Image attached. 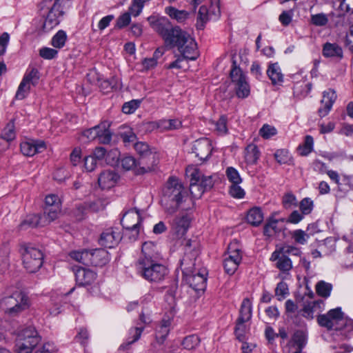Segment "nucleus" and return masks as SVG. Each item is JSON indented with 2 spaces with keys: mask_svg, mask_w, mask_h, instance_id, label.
Instances as JSON below:
<instances>
[{
  "mask_svg": "<svg viewBox=\"0 0 353 353\" xmlns=\"http://www.w3.org/2000/svg\"><path fill=\"white\" fill-rule=\"evenodd\" d=\"M161 205L165 211L170 214L177 210L188 211L194 208L193 199L179 179L170 177L163 189Z\"/></svg>",
  "mask_w": 353,
  "mask_h": 353,
  "instance_id": "1",
  "label": "nucleus"
},
{
  "mask_svg": "<svg viewBox=\"0 0 353 353\" xmlns=\"http://www.w3.org/2000/svg\"><path fill=\"white\" fill-rule=\"evenodd\" d=\"M192 263L185 256L181 261V268L185 282L195 291H203L206 288L207 271L205 269L196 270Z\"/></svg>",
  "mask_w": 353,
  "mask_h": 353,
  "instance_id": "2",
  "label": "nucleus"
},
{
  "mask_svg": "<svg viewBox=\"0 0 353 353\" xmlns=\"http://www.w3.org/2000/svg\"><path fill=\"white\" fill-rule=\"evenodd\" d=\"M137 273L150 282L158 283L163 281L168 274L165 266L154 260L138 259L136 263Z\"/></svg>",
  "mask_w": 353,
  "mask_h": 353,
  "instance_id": "3",
  "label": "nucleus"
},
{
  "mask_svg": "<svg viewBox=\"0 0 353 353\" xmlns=\"http://www.w3.org/2000/svg\"><path fill=\"white\" fill-rule=\"evenodd\" d=\"M16 335L17 353H31L40 341L37 331L32 325L21 327L17 330Z\"/></svg>",
  "mask_w": 353,
  "mask_h": 353,
  "instance_id": "4",
  "label": "nucleus"
},
{
  "mask_svg": "<svg viewBox=\"0 0 353 353\" xmlns=\"http://www.w3.org/2000/svg\"><path fill=\"white\" fill-rule=\"evenodd\" d=\"M148 21L152 28L163 37L165 45L168 46L181 31L179 27H173L169 19L164 17L150 16Z\"/></svg>",
  "mask_w": 353,
  "mask_h": 353,
  "instance_id": "5",
  "label": "nucleus"
},
{
  "mask_svg": "<svg viewBox=\"0 0 353 353\" xmlns=\"http://www.w3.org/2000/svg\"><path fill=\"white\" fill-rule=\"evenodd\" d=\"M170 47H177L181 54L187 60L194 61L199 55L194 39L182 30Z\"/></svg>",
  "mask_w": 353,
  "mask_h": 353,
  "instance_id": "6",
  "label": "nucleus"
},
{
  "mask_svg": "<svg viewBox=\"0 0 353 353\" xmlns=\"http://www.w3.org/2000/svg\"><path fill=\"white\" fill-rule=\"evenodd\" d=\"M1 308L10 316H14L28 307L27 296L19 291L3 297L0 302Z\"/></svg>",
  "mask_w": 353,
  "mask_h": 353,
  "instance_id": "7",
  "label": "nucleus"
},
{
  "mask_svg": "<svg viewBox=\"0 0 353 353\" xmlns=\"http://www.w3.org/2000/svg\"><path fill=\"white\" fill-rule=\"evenodd\" d=\"M21 253L23 266L28 272H35L42 266L43 254L39 249L24 245L21 248Z\"/></svg>",
  "mask_w": 353,
  "mask_h": 353,
  "instance_id": "8",
  "label": "nucleus"
},
{
  "mask_svg": "<svg viewBox=\"0 0 353 353\" xmlns=\"http://www.w3.org/2000/svg\"><path fill=\"white\" fill-rule=\"evenodd\" d=\"M62 0H43L41 3V9L48 10V14L43 23V28L49 31L59 23V18L63 12L60 10V2Z\"/></svg>",
  "mask_w": 353,
  "mask_h": 353,
  "instance_id": "9",
  "label": "nucleus"
},
{
  "mask_svg": "<svg viewBox=\"0 0 353 353\" xmlns=\"http://www.w3.org/2000/svg\"><path fill=\"white\" fill-rule=\"evenodd\" d=\"M319 324L327 330H341L345 324L346 319L341 307L330 310L327 314L319 315L317 319Z\"/></svg>",
  "mask_w": 353,
  "mask_h": 353,
  "instance_id": "10",
  "label": "nucleus"
},
{
  "mask_svg": "<svg viewBox=\"0 0 353 353\" xmlns=\"http://www.w3.org/2000/svg\"><path fill=\"white\" fill-rule=\"evenodd\" d=\"M242 260L241 246L237 241L230 243L228 252L224 256L223 267L229 274H233L237 270Z\"/></svg>",
  "mask_w": 353,
  "mask_h": 353,
  "instance_id": "11",
  "label": "nucleus"
},
{
  "mask_svg": "<svg viewBox=\"0 0 353 353\" xmlns=\"http://www.w3.org/2000/svg\"><path fill=\"white\" fill-rule=\"evenodd\" d=\"M166 301H170V312L161 320L156 332V339L158 343H163L168 335L173 317L175 314L176 302L174 298L171 294L166 296Z\"/></svg>",
  "mask_w": 353,
  "mask_h": 353,
  "instance_id": "12",
  "label": "nucleus"
},
{
  "mask_svg": "<svg viewBox=\"0 0 353 353\" xmlns=\"http://www.w3.org/2000/svg\"><path fill=\"white\" fill-rule=\"evenodd\" d=\"M230 78L234 85V90L239 98L244 99L249 96L250 92V85L247 81L245 75L240 68L236 65L233 61V68L230 72Z\"/></svg>",
  "mask_w": 353,
  "mask_h": 353,
  "instance_id": "13",
  "label": "nucleus"
},
{
  "mask_svg": "<svg viewBox=\"0 0 353 353\" xmlns=\"http://www.w3.org/2000/svg\"><path fill=\"white\" fill-rule=\"evenodd\" d=\"M141 221L139 210L131 209L123 214L121 223L125 230L132 231L133 237L136 238L139 232Z\"/></svg>",
  "mask_w": 353,
  "mask_h": 353,
  "instance_id": "14",
  "label": "nucleus"
},
{
  "mask_svg": "<svg viewBox=\"0 0 353 353\" xmlns=\"http://www.w3.org/2000/svg\"><path fill=\"white\" fill-rule=\"evenodd\" d=\"M61 205V200L57 195L50 194L46 197L43 215L50 223L58 218Z\"/></svg>",
  "mask_w": 353,
  "mask_h": 353,
  "instance_id": "15",
  "label": "nucleus"
},
{
  "mask_svg": "<svg viewBox=\"0 0 353 353\" xmlns=\"http://www.w3.org/2000/svg\"><path fill=\"white\" fill-rule=\"evenodd\" d=\"M186 172L191 177L190 192L193 198H200L205 190L200 183L201 172L194 165H189L186 168Z\"/></svg>",
  "mask_w": 353,
  "mask_h": 353,
  "instance_id": "16",
  "label": "nucleus"
},
{
  "mask_svg": "<svg viewBox=\"0 0 353 353\" xmlns=\"http://www.w3.org/2000/svg\"><path fill=\"white\" fill-rule=\"evenodd\" d=\"M270 261L275 263L274 265L283 273H288L292 269V262L288 255L278 247L272 252Z\"/></svg>",
  "mask_w": 353,
  "mask_h": 353,
  "instance_id": "17",
  "label": "nucleus"
},
{
  "mask_svg": "<svg viewBox=\"0 0 353 353\" xmlns=\"http://www.w3.org/2000/svg\"><path fill=\"white\" fill-rule=\"evenodd\" d=\"M306 341V336L303 332L300 330L295 332L286 345V353H302Z\"/></svg>",
  "mask_w": 353,
  "mask_h": 353,
  "instance_id": "18",
  "label": "nucleus"
},
{
  "mask_svg": "<svg viewBox=\"0 0 353 353\" xmlns=\"http://www.w3.org/2000/svg\"><path fill=\"white\" fill-rule=\"evenodd\" d=\"M190 223V218L185 214L175 217L172 223L171 232L175 238L181 239L186 233Z\"/></svg>",
  "mask_w": 353,
  "mask_h": 353,
  "instance_id": "19",
  "label": "nucleus"
},
{
  "mask_svg": "<svg viewBox=\"0 0 353 353\" xmlns=\"http://www.w3.org/2000/svg\"><path fill=\"white\" fill-rule=\"evenodd\" d=\"M159 163V157L156 152H153L143 157H140L138 161V174H144L155 169Z\"/></svg>",
  "mask_w": 353,
  "mask_h": 353,
  "instance_id": "20",
  "label": "nucleus"
},
{
  "mask_svg": "<svg viewBox=\"0 0 353 353\" xmlns=\"http://www.w3.org/2000/svg\"><path fill=\"white\" fill-rule=\"evenodd\" d=\"M50 222L44 216V215L31 214L26 216V218L20 223L19 228L21 230H26L28 228H33L37 227H43L48 225Z\"/></svg>",
  "mask_w": 353,
  "mask_h": 353,
  "instance_id": "21",
  "label": "nucleus"
},
{
  "mask_svg": "<svg viewBox=\"0 0 353 353\" xmlns=\"http://www.w3.org/2000/svg\"><path fill=\"white\" fill-rule=\"evenodd\" d=\"M192 152L200 160H205L212 152L210 141L208 139L195 141L192 147Z\"/></svg>",
  "mask_w": 353,
  "mask_h": 353,
  "instance_id": "22",
  "label": "nucleus"
},
{
  "mask_svg": "<svg viewBox=\"0 0 353 353\" xmlns=\"http://www.w3.org/2000/svg\"><path fill=\"white\" fill-rule=\"evenodd\" d=\"M21 151L25 156L32 157L37 153L43 152L46 146L43 141H28L21 143Z\"/></svg>",
  "mask_w": 353,
  "mask_h": 353,
  "instance_id": "23",
  "label": "nucleus"
},
{
  "mask_svg": "<svg viewBox=\"0 0 353 353\" xmlns=\"http://www.w3.org/2000/svg\"><path fill=\"white\" fill-rule=\"evenodd\" d=\"M121 239V235L119 232L108 228L101 234L99 243L102 246L112 248L117 245Z\"/></svg>",
  "mask_w": 353,
  "mask_h": 353,
  "instance_id": "24",
  "label": "nucleus"
},
{
  "mask_svg": "<svg viewBox=\"0 0 353 353\" xmlns=\"http://www.w3.org/2000/svg\"><path fill=\"white\" fill-rule=\"evenodd\" d=\"M74 275L77 283L82 286L91 285L97 278L94 272L84 268H77L74 271Z\"/></svg>",
  "mask_w": 353,
  "mask_h": 353,
  "instance_id": "25",
  "label": "nucleus"
},
{
  "mask_svg": "<svg viewBox=\"0 0 353 353\" xmlns=\"http://www.w3.org/2000/svg\"><path fill=\"white\" fill-rule=\"evenodd\" d=\"M220 14L219 8L217 6L213 8V10H209L207 7L201 6L199 10L197 28L202 29L203 23L211 19H216Z\"/></svg>",
  "mask_w": 353,
  "mask_h": 353,
  "instance_id": "26",
  "label": "nucleus"
},
{
  "mask_svg": "<svg viewBox=\"0 0 353 353\" xmlns=\"http://www.w3.org/2000/svg\"><path fill=\"white\" fill-rule=\"evenodd\" d=\"M336 99V94L334 90L328 89L323 92V99L321 100L323 107L320 108L319 110L321 117H325L328 114Z\"/></svg>",
  "mask_w": 353,
  "mask_h": 353,
  "instance_id": "27",
  "label": "nucleus"
},
{
  "mask_svg": "<svg viewBox=\"0 0 353 353\" xmlns=\"http://www.w3.org/2000/svg\"><path fill=\"white\" fill-rule=\"evenodd\" d=\"M150 323V319L143 314L140 315L138 325L132 327L129 331V337L127 340V344L130 345L138 341L144 330V325Z\"/></svg>",
  "mask_w": 353,
  "mask_h": 353,
  "instance_id": "28",
  "label": "nucleus"
},
{
  "mask_svg": "<svg viewBox=\"0 0 353 353\" xmlns=\"http://www.w3.org/2000/svg\"><path fill=\"white\" fill-rule=\"evenodd\" d=\"M90 263L94 266H103L110 261L108 252L104 249H96L90 251Z\"/></svg>",
  "mask_w": 353,
  "mask_h": 353,
  "instance_id": "29",
  "label": "nucleus"
},
{
  "mask_svg": "<svg viewBox=\"0 0 353 353\" xmlns=\"http://www.w3.org/2000/svg\"><path fill=\"white\" fill-rule=\"evenodd\" d=\"M118 179V175L112 170H105L98 178L99 186L103 189H109L114 186Z\"/></svg>",
  "mask_w": 353,
  "mask_h": 353,
  "instance_id": "30",
  "label": "nucleus"
},
{
  "mask_svg": "<svg viewBox=\"0 0 353 353\" xmlns=\"http://www.w3.org/2000/svg\"><path fill=\"white\" fill-rule=\"evenodd\" d=\"M99 136L97 140L99 143L108 144L112 140V132L110 130V124L107 121H104L99 124Z\"/></svg>",
  "mask_w": 353,
  "mask_h": 353,
  "instance_id": "31",
  "label": "nucleus"
},
{
  "mask_svg": "<svg viewBox=\"0 0 353 353\" xmlns=\"http://www.w3.org/2000/svg\"><path fill=\"white\" fill-rule=\"evenodd\" d=\"M267 74L274 85L281 84L283 81V74L277 63L269 65Z\"/></svg>",
  "mask_w": 353,
  "mask_h": 353,
  "instance_id": "32",
  "label": "nucleus"
},
{
  "mask_svg": "<svg viewBox=\"0 0 353 353\" xmlns=\"http://www.w3.org/2000/svg\"><path fill=\"white\" fill-rule=\"evenodd\" d=\"M323 54L326 57H343L342 48L336 43H326L323 46Z\"/></svg>",
  "mask_w": 353,
  "mask_h": 353,
  "instance_id": "33",
  "label": "nucleus"
},
{
  "mask_svg": "<svg viewBox=\"0 0 353 353\" xmlns=\"http://www.w3.org/2000/svg\"><path fill=\"white\" fill-rule=\"evenodd\" d=\"M246 219L247 221L254 226L261 224L263 220V214L261 208L255 207L250 209L248 212Z\"/></svg>",
  "mask_w": 353,
  "mask_h": 353,
  "instance_id": "34",
  "label": "nucleus"
},
{
  "mask_svg": "<svg viewBox=\"0 0 353 353\" xmlns=\"http://www.w3.org/2000/svg\"><path fill=\"white\" fill-rule=\"evenodd\" d=\"M165 12L172 19H175L179 23L185 21L188 17V12L185 10H179L172 6H168L165 8Z\"/></svg>",
  "mask_w": 353,
  "mask_h": 353,
  "instance_id": "35",
  "label": "nucleus"
},
{
  "mask_svg": "<svg viewBox=\"0 0 353 353\" xmlns=\"http://www.w3.org/2000/svg\"><path fill=\"white\" fill-rule=\"evenodd\" d=\"M252 317V303L250 300L245 298L243 300L239 311V320L248 321Z\"/></svg>",
  "mask_w": 353,
  "mask_h": 353,
  "instance_id": "36",
  "label": "nucleus"
},
{
  "mask_svg": "<svg viewBox=\"0 0 353 353\" xmlns=\"http://www.w3.org/2000/svg\"><path fill=\"white\" fill-rule=\"evenodd\" d=\"M259 158V151L254 144H250L245 148V159L249 164H254Z\"/></svg>",
  "mask_w": 353,
  "mask_h": 353,
  "instance_id": "37",
  "label": "nucleus"
},
{
  "mask_svg": "<svg viewBox=\"0 0 353 353\" xmlns=\"http://www.w3.org/2000/svg\"><path fill=\"white\" fill-rule=\"evenodd\" d=\"M70 255L72 259L84 265H88L90 263V251L89 250L74 251Z\"/></svg>",
  "mask_w": 353,
  "mask_h": 353,
  "instance_id": "38",
  "label": "nucleus"
},
{
  "mask_svg": "<svg viewBox=\"0 0 353 353\" xmlns=\"http://www.w3.org/2000/svg\"><path fill=\"white\" fill-rule=\"evenodd\" d=\"M155 245L152 242H145L142 245L141 255L139 259H148L152 261L154 254Z\"/></svg>",
  "mask_w": 353,
  "mask_h": 353,
  "instance_id": "39",
  "label": "nucleus"
},
{
  "mask_svg": "<svg viewBox=\"0 0 353 353\" xmlns=\"http://www.w3.org/2000/svg\"><path fill=\"white\" fill-rule=\"evenodd\" d=\"M332 290V284L323 281L318 282L316 285V290L317 294L324 298H327L330 296Z\"/></svg>",
  "mask_w": 353,
  "mask_h": 353,
  "instance_id": "40",
  "label": "nucleus"
},
{
  "mask_svg": "<svg viewBox=\"0 0 353 353\" xmlns=\"http://www.w3.org/2000/svg\"><path fill=\"white\" fill-rule=\"evenodd\" d=\"M313 138L310 135H307L303 145H300L298 148L300 154L301 156H307L310 154L313 149Z\"/></svg>",
  "mask_w": 353,
  "mask_h": 353,
  "instance_id": "41",
  "label": "nucleus"
},
{
  "mask_svg": "<svg viewBox=\"0 0 353 353\" xmlns=\"http://www.w3.org/2000/svg\"><path fill=\"white\" fill-rule=\"evenodd\" d=\"M274 157L280 164H290L292 160L288 150L284 149L278 150L274 154Z\"/></svg>",
  "mask_w": 353,
  "mask_h": 353,
  "instance_id": "42",
  "label": "nucleus"
},
{
  "mask_svg": "<svg viewBox=\"0 0 353 353\" xmlns=\"http://www.w3.org/2000/svg\"><path fill=\"white\" fill-rule=\"evenodd\" d=\"M66 40V33L63 30H59L52 37L51 44L54 48H61L65 46Z\"/></svg>",
  "mask_w": 353,
  "mask_h": 353,
  "instance_id": "43",
  "label": "nucleus"
},
{
  "mask_svg": "<svg viewBox=\"0 0 353 353\" xmlns=\"http://www.w3.org/2000/svg\"><path fill=\"white\" fill-rule=\"evenodd\" d=\"M39 79V71L36 68H32L29 72L26 73L22 81L26 82V83L31 86H34L38 83Z\"/></svg>",
  "mask_w": 353,
  "mask_h": 353,
  "instance_id": "44",
  "label": "nucleus"
},
{
  "mask_svg": "<svg viewBox=\"0 0 353 353\" xmlns=\"http://www.w3.org/2000/svg\"><path fill=\"white\" fill-rule=\"evenodd\" d=\"M200 339L196 335H190L184 338L182 341L183 347L186 350H192L199 343Z\"/></svg>",
  "mask_w": 353,
  "mask_h": 353,
  "instance_id": "45",
  "label": "nucleus"
},
{
  "mask_svg": "<svg viewBox=\"0 0 353 353\" xmlns=\"http://www.w3.org/2000/svg\"><path fill=\"white\" fill-rule=\"evenodd\" d=\"M292 238L294 240V241L301 245H305L307 239H309V235L305 231L302 230H294L292 233Z\"/></svg>",
  "mask_w": 353,
  "mask_h": 353,
  "instance_id": "46",
  "label": "nucleus"
},
{
  "mask_svg": "<svg viewBox=\"0 0 353 353\" xmlns=\"http://www.w3.org/2000/svg\"><path fill=\"white\" fill-rule=\"evenodd\" d=\"M30 88V85L26 83V82L23 81H21L15 94V99L18 100H22L25 99L29 94Z\"/></svg>",
  "mask_w": 353,
  "mask_h": 353,
  "instance_id": "47",
  "label": "nucleus"
},
{
  "mask_svg": "<svg viewBox=\"0 0 353 353\" xmlns=\"http://www.w3.org/2000/svg\"><path fill=\"white\" fill-rule=\"evenodd\" d=\"M181 125V122L178 119L161 120L159 124V127L169 130L178 129Z\"/></svg>",
  "mask_w": 353,
  "mask_h": 353,
  "instance_id": "48",
  "label": "nucleus"
},
{
  "mask_svg": "<svg viewBox=\"0 0 353 353\" xmlns=\"http://www.w3.org/2000/svg\"><path fill=\"white\" fill-rule=\"evenodd\" d=\"M225 174L228 181L232 183H241L242 179L239 172L233 167H228L226 169Z\"/></svg>",
  "mask_w": 353,
  "mask_h": 353,
  "instance_id": "49",
  "label": "nucleus"
},
{
  "mask_svg": "<svg viewBox=\"0 0 353 353\" xmlns=\"http://www.w3.org/2000/svg\"><path fill=\"white\" fill-rule=\"evenodd\" d=\"M15 136L14 123L10 122L5 127L0 137L10 142L15 139Z\"/></svg>",
  "mask_w": 353,
  "mask_h": 353,
  "instance_id": "50",
  "label": "nucleus"
},
{
  "mask_svg": "<svg viewBox=\"0 0 353 353\" xmlns=\"http://www.w3.org/2000/svg\"><path fill=\"white\" fill-rule=\"evenodd\" d=\"M134 150L140 155V157H143L145 155L153 153L154 152L150 148L149 145L143 141L137 142L134 145Z\"/></svg>",
  "mask_w": 353,
  "mask_h": 353,
  "instance_id": "51",
  "label": "nucleus"
},
{
  "mask_svg": "<svg viewBox=\"0 0 353 353\" xmlns=\"http://www.w3.org/2000/svg\"><path fill=\"white\" fill-rule=\"evenodd\" d=\"M144 3L145 0H133L128 12L134 17L139 16L143 10Z\"/></svg>",
  "mask_w": 353,
  "mask_h": 353,
  "instance_id": "52",
  "label": "nucleus"
},
{
  "mask_svg": "<svg viewBox=\"0 0 353 353\" xmlns=\"http://www.w3.org/2000/svg\"><path fill=\"white\" fill-rule=\"evenodd\" d=\"M328 17L324 13L312 14L311 23L316 26H324L328 23Z\"/></svg>",
  "mask_w": 353,
  "mask_h": 353,
  "instance_id": "53",
  "label": "nucleus"
},
{
  "mask_svg": "<svg viewBox=\"0 0 353 353\" xmlns=\"http://www.w3.org/2000/svg\"><path fill=\"white\" fill-rule=\"evenodd\" d=\"M121 165L125 170H130L134 168H137V170L139 168L138 161L137 162L136 159L132 157H123L121 161Z\"/></svg>",
  "mask_w": 353,
  "mask_h": 353,
  "instance_id": "54",
  "label": "nucleus"
},
{
  "mask_svg": "<svg viewBox=\"0 0 353 353\" xmlns=\"http://www.w3.org/2000/svg\"><path fill=\"white\" fill-rule=\"evenodd\" d=\"M245 321H241L237 319L236 325L235 327V334L238 340L243 341L245 339L246 332V326L244 324Z\"/></svg>",
  "mask_w": 353,
  "mask_h": 353,
  "instance_id": "55",
  "label": "nucleus"
},
{
  "mask_svg": "<svg viewBox=\"0 0 353 353\" xmlns=\"http://www.w3.org/2000/svg\"><path fill=\"white\" fill-rule=\"evenodd\" d=\"M276 134V128L268 124L263 125L259 130V134L264 139H270Z\"/></svg>",
  "mask_w": 353,
  "mask_h": 353,
  "instance_id": "56",
  "label": "nucleus"
},
{
  "mask_svg": "<svg viewBox=\"0 0 353 353\" xmlns=\"http://www.w3.org/2000/svg\"><path fill=\"white\" fill-rule=\"evenodd\" d=\"M140 101L138 100H132L126 102L122 107V111L125 114L133 113L139 106Z\"/></svg>",
  "mask_w": 353,
  "mask_h": 353,
  "instance_id": "57",
  "label": "nucleus"
},
{
  "mask_svg": "<svg viewBox=\"0 0 353 353\" xmlns=\"http://www.w3.org/2000/svg\"><path fill=\"white\" fill-rule=\"evenodd\" d=\"M313 201L310 198L303 199L300 203V210L303 214H310L313 209Z\"/></svg>",
  "mask_w": 353,
  "mask_h": 353,
  "instance_id": "58",
  "label": "nucleus"
},
{
  "mask_svg": "<svg viewBox=\"0 0 353 353\" xmlns=\"http://www.w3.org/2000/svg\"><path fill=\"white\" fill-rule=\"evenodd\" d=\"M58 51L53 48L44 47L39 50V55L45 59H52L57 57Z\"/></svg>",
  "mask_w": 353,
  "mask_h": 353,
  "instance_id": "59",
  "label": "nucleus"
},
{
  "mask_svg": "<svg viewBox=\"0 0 353 353\" xmlns=\"http://www.w3.org/2000/svg\"><path fill=\"white\" fill-rule=\"evenodd\" d=\"M239 184L240 183H233L230 188V194L234 198L241 199L245 195V192Z\"/></svg>",
  "mask_w": 353,
  "mask_h": 353,
  "instance_id": "60",
  "label": "nucleus"
},
{
  "mask_svg": "<svg viewBox=\"0 0 353 353\" xmlns=\"http://www.w3.org/2000/svg\"><path fill=\"white\" fill-rule=\"evenodd\" d=\"M286 255L300 256L301 254V250L295 246L290 245H283V246L278 247Z\"/></svg>",
  "mask_w": 353,
  "mask_h": 353,
  "instance_id": "61",
  "label": "nucleus"
},
{
  "mask_svg": "<svg viewBox=\"0 0 353 353\" xmlns=\"http://www.w3.org/2000/svg\"><path fill=\"white\" fill-rule=\"evenodd\" d=\"M277 224V220H270L264 227V234L268 236H272L279 231Z\"/></svg>",
  "mask_w": 353,
  "mask_h": 353,
  "instance_id": "62",
  "label": "nucleus"
},
{
  "mask_svg": "<svg viewBox=\"0 0 353 353\" xmlns=\"http://www.w3.org/2000/svg\"><path fill=\"white\" fill-rule=\"evenodd\" d=\"M98 130L99 125L83 131L82 137L86 138L89 141L97 139V136H99Z\"/></svg>",
  "mask_w": 353,
  "mask_h": 353,
  "instance_id": "63",
  "label": "nucleus"
},
{
  "mask_svg": "<svg viewBox=\"0 0 353 353\" xmlns=\"http://www.w3.org/2000/svg\"><path fill=\"white\" fill-rule=\"evenodd\" d=\"M293 14L292 10H285L279 15V20L283 26H288L292 22Z\"/></svg>",
  "mask_w": 353,
  "mask_h": 353,
  "instance_id": "64",
  "label": "nucleus"
}]
</instances>
